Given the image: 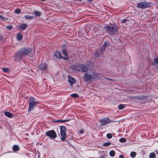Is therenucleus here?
Wrapping results in <instances>:
<instances>
[{
    "label": "nucleus",
    "mask_w": 158,
    "mask_h": 158,
    "mask_svg": "<svg viewBox=\"0 0 158 158\" xmlns=\"http://www.w3.org/2000/svg\"><path fill=\"white\" fill-rule=\"evenodd\" d=\"M104 29L106 30L109 31L113 34H118V31L116 28H114L108 26L104 27Z\"/></svg>",
    "instance_id": "nucleus-4"
},
{
    "label": "nucleus",
    "mask_w": 158,
    "mask_h": 158,
    "mask_svg": "<svg viewBox=\"0 0 158 158\" xmlns=\"http://www.w3.org/2000/svg\"><path fill=\"white\" fill-rule=\"evenodd\" d=\"M110 144H111V143L110 142L105 143H104L103 145L104 146H110Z\"/></svg>",
    "instance_id": "nucleus-33"
},
{
    "label": "nucleus",
    "mask_w": 158,
    "mask_h": 158,
    "mask_svg": "<svg viewBox=\"0 0 158 158\" xmlns=\"http://www.w3.org/2000/svg\"><path fill=\"white\" fill-rule=\"evenodd\" d=\"M112 135L110 133H108L106 135V137L108 138V139H111L112 137Z\"/></svg>",
    "instance_id": "nucleus-32"
},
{
    "label": "nucleus",
    "mask_w": 158,
    "mask_h": 158,
    "mask_svg": "<svg viewBox=\"0 0 158 158\" xmlns=\"http://www.w3.org/2000/svg\"><path fill=\"white\" fill-rule=\"evenodd\" d=\"M79 132L81 134H83L84 132V131L83 130L81 129L80 131Z\"/></svg>",
    "instance_id": "nucleus-38"
},
{
    "label": "nucleus",
    "mask_w": 158,
    "mask_h": 158,
    "mask_svg": "<svg viewBox=\"0 0 158 158\" xmlns=\"http://www.w3.org/2000/svg\"><path fill=\"white\" fill-rule=\"evenodd\" d=\"M115 154V152L114 150H111L110 152V155L111 157H114Z\"/></svg>",
    "instance_id": "nucleus-18"
},
{
    "label": "nucleus",
    "mask_w": 158,
    "mask_h": 158,
    "mask_svg": "<svg viewBox=\"0 0 158 158\" xmlns=\"http://www.w3.org/2000/svg\"><path fill=\"white\" fill-rule=\"evenodd\" d=\"M68 82L71 85L75 84L76 82L75 80L73 77L69 75L68 76Z\"/></svg>",
    "instance_id": "nucleus-9"
},
{
    "label": "nucleus",
    "mask_w": 158,
    "mask_h": 158,
    "mask_svg": "<svg viewBox=\"0 0 158 158\" xmlns=\"http://www.w3.org/2000/svg\"><path fill=\"white\" fill-rule=\"evenodd\" d=\"M62 58H63L64 60H67L68 59V56H66V57H62Z\"/></svg>",
    "instance_id": "nucleus-36"
},
{
    "label": "nucleus",
    "mask_w": 158,
    "mask_h": 158,
    "mask_svg": "<svg viewBox=\"0 0 158 158\" xmlns=\"http://www.w3.org/2000/svg\"><path fill=\"white\" fill-rule=\"evenodd\" d=\"M2 39V36L0 34V40H1Z\"/></svg>",
    "instance_id": "nucleus-42"
},
{
    "label": "nucleus",
    "mask_w": 158,
    "mask_h": 158,
    "mask_svg": "<svg viewBox=\"0 0 158 158\" xmlns=\"http://www.w3.org/2000/svg\"><path fill=\"white\" fill-rule=\"evenodd\" d=\"M71 96L73 98H77L79 97V95L77 94H71Z\"/></svg>",
    "instance_id": "nucleus-28"
},
{
    "label": "nucleus",
    "mask_w": 158,
    "mask_h": 158,
    "mask_svg": "<svg viewBox=\"0 0 158 158\" xmlns=\"http://www.w3.org/2000/svg\"><path fill=\"white\" fill-rule=\"evenodd\" d=\"M88 1H89V2H91V1H93V0H87Z\"/></svg>",
    "instance_id": "nucleus-43"
},
{
    "label": "nucleus",
    "mask_w": 158,
    "mask_h": 158,
    "mask_svg": "<svg viewBox=\"0 0 158 158\" xmlns=\"http://www.w3.org/2000/svg\"><path fill=\"white\" fill-rule=\"evenodd\" d=\"M32 50L30 48H24L22 49L19 52L17 53L15 56V59L17 60L20 59L25 55H27L29 54H33V52H32Z\"/></svg>",
    "instance_id": "nucleus-2"
},
{
    "label": "nucleus",
    "mask_w": 158,
    "mask_h": 158,
    "mask_svg": "<svg viewBox=\"0 0 158 158\" xmlns=\"http://www.w3.org/2000/svg\"><path fill=\"white\" fill-rule=\"evenodd\" d=\"M107 45L108 44H107V43H104L102 47V49H101L102 50V51H103L105 49L106 47L107 46Z\"/></svg>",
    "instance_id": "nucleus-23"
},
{
    "label": "nucleus",
    "mask_w": 158,
    "mask_h": 158,
    "mask_svg": "<svg viewBox=\"0 0 158 158\" xmlns=\"http://www.w3.org/2000/svg\"><path fill=\"white\" fill-rule=\"evenodd\" d=\"M6 28L8 30H10L12 28V26H7L6 27Z\"/></svg>",
    "instance_id": "nucleus-34"
},
{
    "label": "nucleus",
    "mask_w": 158,
    "mask_h": 158,
    "mask_svg": "<svg viewBox=\"0 0 158 158\" xmlns=\"http://www.w3.org/2000/svg\"><path fill=\"white\" fill-rule=\"evenodd\" d=\"M128 21V20L127 19H125L123 20L122 21L123 23H125Z\"/></svg>",
    "instance_id": "nucleus-35"
},
{
    "label": "nucleus",
    "mask_w": 158,
    "mask_h": 158,
    "mask_svg": "<svg viewBox=\"0 0 158 158\" xmlns=\"http://www.w3.org/2000/svg\"><path fill=\"white\" fill-rule=\"evenodd\" d=\"M155 154L154 153H151L149 155L150 158H154L155 157Z\"/></svg>",
    "instance_id": "nucleus-24"
},
{
    "label": "nucleus",
    "mask_w": 158,
    "mask_h": 158,
    "mask_svg": "<svg viewBox=\"0 0 158 158\" xmlns=\"http://www.w3.org/2000/svg\"><path fill=\"white\" fill-rule=\"evenodd\" d=\"M17 38L18 40H21L23 38L22 35L20 33H19L17 34Z\"/></svg>",
    "instance_id": "nucleus-17"
},
{
    "label": "nucleus",
    "mask_w": 158,
    "mask_h": 158,
    "mask_svg": "<svg viewBox=\"0 0 158 158\" xmlns=\"http://www.w3.org/2000/svg\"><path fill=\"white\" fill-rule=\"evenodd\" d=\"M47 135L52 138H55L57 136L56 132L54 130L50 131L46 133Z\"/></svg>",
    "instance_id": "nucleus-6"
},
{
    "label": "nucleus",
    "mask_w": 158,
    "mask_h": 158,
    "mask_svg": "<svg viewBox=\"0 0 158 158\" xmlns=\"http://www.w3.org/2000/svg\"><path fill=\"white\" fill-rule=\"evenodd\" d=\"M137 7L140 8L145 9L148 7V5L145 2H141L138 4Z\"/></svg>",
    "instance_id": "nucleus-8"
},
{
    "label": "nucleus",
    "mask_w": 158,
    "mask_h": 158,
    "mask_svg": "<svg viewBox=\"0 0 158 158\" xmlns=\"http://www.w3.org/2000/svg\"><path fill=\"white\" fill-rule=\"evenodd\" d=\"M136 153L135 152H131L130 153V156L132 157V158H134L136 155Z\"/></svg>",
    "instance_id": "nucleus-20"
},
{
    "label": "nucleus",
    "mask_w": 158,
    "mask_h": 158,
    "mask_svg": "<svg viewBox=\"0 0 158 158\" xmlns=\"http://www.w3.org/2000/svg\"><path fill=\"white\" fill-rule=\"evenodd\" d=\"M89 69H90V68L88 67L86 65L81 64V70L83 72H85L87 71H89Z\"/></svg>",
    "instance_id": "nucleus-12"
},
{
    "label": "nucleus",
    "mask_w": 158,
    "mask_h": 158,
    "mask_svg": "<svg viewBox=\"0 0 158 158\" xmlns=\"http://www.w3.org/2000/svg\"><path fill=\"white\" fill-rule=\"evenodd\" d=\"M105 157V156H101L100 158H104Z\"/></svg>",
    "instance_id": "nucleus-41"
},
{
    "label": "nucleus",
    "mask_w": 158,
    "mask_h": 158,
    "mask_svg": "<svg viewBox=\"0 0 158 158\" xmlns=\"http://www.w3.org/2000/svg\"><path fill=\"white\" fill-rule=\"evenodd\" d=\"M119 140L121 143H124L126 141V140L124 138H122L119 139Z\"/></svg>",
    "instance_id": "nucleus-26"
},
{
    "label": "nucleus",
    "mask_w": 158,
    "mask_h": 158,
    "mask_svg": "<svg viewBox=\"0 0 158 158\" xmlns=\"http://www.w3.org/2000/svg\"><path fill=\"white\" fill-rule=\"evenodd\" d=\"M66 129L64 126H61L60 127V135L61 136V140L62 141L64 140L66 137Z\"/></svg>",
    "instance_id": "nucleus-5"
},
{
    "label": "nucleus",
    "mask_w": 158,
    "mask_h": 158,
    "mask_svg": "<svg viewBox=\"0 0 158 158\" xmlns=\"http://www.w3.org/2000/svg\"><path fill=\"white\" fill-rule=\"evenodd\" d=\"M28 102L29 105L28 111L33 110L35 106L39 103V102L36 101L33 97L31 98L29 100Z\"/></svg>",
    "instance_id": "nucleus-3"
},
{
    "label": "nucleus",
    "mask_w": 158,
    "mask_h": 158,
    "mask_svg": "<svg viewBox=\"0 0 158 158\" xmlns=\"http://www.w3.org/2000/svg\"><path fill=\"white\" fill-rule=\"evenodd\" d=\"M124 106L123 105L120 104L118 106V108L119 110H122L124 109Z\"/></svg>",
    "instance_id": "nucleus-30"
},
{
    "label": "nucleus",
    "mask_w": 158,
    "mask_h": 158,
    "mask_svg": "<svg viewBox=\"0 0 158 158\" xmlns=\"http://www.w3.org/2000/svg\"><path fill=\"white\" fill-rule=\"evenodd\" d=\"M5 115L9 118H11L13 116V114L11 113L6 111L5 112Z\"/></svg>",
    "instance_id": "nucleus-15"
},
{
    "label": "nucleus",
    "mask_w": 158,
    "mask_h": 158,
    "mask_svg": "<svg viewBox=\"0 0 158 158\" xmlns=\"http://www.w3.org/2000/svg\"><path fill=\"white\" fill-rule=\"evenodd\" d=\"M154 61L156 63L158 64V58H156L154 59Z\"/></svg>",
    "instance_id": "nucleus-37"
},
{
    "label": "nucleus",
    "mask_w": 158,
    "mask_h": 158,
    "mask_svg": "<svg viewBox=\"0 0 158 158\" xmlns=\"http://www.w3.org/2000/svg\"><path fill=\"white\" fill-rule=\"evenodd\" d=\"M13 150L15 151H17L19 150V148L18 146L15 145L13 147Z\"/></svg>",
    "instance_id": "nucleus-19"
},
{
    "label": "nucleus",
    "mask_w": 158,
    "mask_h": 158,
    "mask_svg": "<svg viewBox=\"0 0 158 158\" xmlns=\"http://www.w3.org/2000/svg\"><path fill=\"white\" fill-rule=\"evenodd\" d=\"M21 10L19 9H17L15 10V12L16 14H19L21 12Z\"/></svg>",
    "instance_id": "nucleus-29"
},
{
    "label": "nucleus",
    "mask_w": 158,
    "mask_h": 158,
    "mask_svg": "<svg viewBox=\"0 0 158 158\" xmlns=\"http://www.w3.org/2000/svg\"><path fill=\"white\" fill-rule=\"evenodd\" d=\"M153 64L154 65L155 64V63H153Z\"/></svg>",
    "instance_id": "nucleus-44"
},
{
    "label": "nucleus",
    "mask_w": 158,
    "mask_h": 158,
    "mask_svg": "<svg viewBox=\"0 0 158 158\" xmlns=\"http://www.w3.org/2000/svg\"><path fill=\"white\" fill-rule=\"evenodd\" d=\"M114 122V121L110 120L109 119L107 118L102 119L100 120L101 124V125L102 126H105L110 123Z\"/></svg>",
    "instance_id": "nucleus-7"
},
{
    "label": "nucleus",
    "mask_w": 158,
    "mask_h": 158,
    "mask_svg": "<svg viewBox=\"0 0 158 158\" xmlns=\"http://www.w3.org/2000/svg\"><path fill=\"white\" fill-rule=\"evenodd\" d=\"M119 158H124L123 155H121L119 156Z\"/></svg>",
    "instance_id": "nucleus-39"
},
{
    "label": "nucleus",
    "mask_w": 158,
    "mask_h": 158,
    "mask_svg": "<svg viewBox=\"0 0 158 158\" xmlns=\"http://www.w3.org/2000/svg\"><path fill=\"white\" fill-rule=\"evenodd\" d=\"M100 53L98 52H96L95 54V56L96 57H98L103 52V51H102L101 49H100Z\"/></svg>",
    "instance_id": "nucleus-16"
},
{
    "label": "nucleus",
    "mask_w": 158,
    "mask_h": 158,
    "mask_svg": "<svg viewBox=\"0 0 158 158\" xmlns=\"http://www.w3.org/2000/svg\"><path fill=\"white\" fill-rule=\"evenodd\" d=\"M27 27V25L26 24H22L19 26L20 29L22 30H25Z\"/></svg>",
    "instance_id": "nucleus-13"
},
{
    "label": "nucleus",
    "mask_w": 158,
    "mask_h": 158,
    "mask_svg": "<svg viewBox=\"0 0 158 158\" xmlns=\"http://www.w3.org/2000/svg\"><path fill=\"white\" fill-rule=\"evenodd\" d=\"M25 18L27 19H30L33 18L32 16H31L29 15H26L24 16Z\"/></svg>",
    "instance_id": "nucleus-21"
},
{
    "label": "nucleus",
    "mask_w": 158,
    "mask_h": 158,
    "mask_svg": "<svg viewBox=\"0 0 158 158\" xmlns=\"http://www.w3.org/2000/svg\"><path fill=\"white\" fill-rule=\"evenodd\" d=\"M157 154H158V152L157 153Z\"/></svg>",
    "instance_id": "nucleus-45"
},
{
    "label": "nucleus",
    "mask_w": 158,
    "mask_h": 158,
    "mask_svg": "<svg viewBox=\"0 0 158 158\" xmlns=\"http://www.w3.org/2000/svg\"><path fill=\"white\" fill-rule=\"evenodd\" d=\"M62 52L63 54L65 56H68V54L67 53V51L65 49H63L62 50Z\"/></svg>",
    "instance_id": "nucleus-25"
},
{
    "label": "nucleus",
    "mask_w": 158,
    "mask_h": 158,
    "mask_svg": "<svg viewBox=\"0 0 158 158\" xmlns=\"http://www.w3.org/2000/svg\"><path fill=\"white\" fill-rule=\"evenodd\" d=\"M34 14L36 16H39L40 15L41 13L39 11H35V12Z\"/></svg>",
    "instance_id": "nucleus-22"
},
{
    "label": "nucleus",
    "mask_w": 158,
    "mask_h": 158,
    "mask_svg": "<svg viewBox=\"0 0 158 158\" xmlns=\"http://www.w3.org/2000/svg\"><path fill=\"white\" fill-rule=\"evenodd\" d=\"M81 64H79L77 65H73L71 67L73 70L77 71H79L81 69Z\"/></svg>",
    "instance_id": "nucleus-10"
},
{
    "label": "nucleus",
    "mask_w": 158,
    "mask_h": 158,
    "mask_svg": "<svg viewBox=\"0 0 158 158\" xmlns=\"http://www.w3.org/2000/svg\"><path fill=\"white\" fill-rule=\"evenodd\" d=\"M55 56L58 58H62V56L60 52L59 51H56L54 52Z\"/></svg>",
    "instance_id": "nucleus-14"
},
{
    "label": "nucleus",
    "mask_w": 158,
    "mask_h": 158,
    "mask_svg": "<svg viewBox=\"0 0 158 158\" xmlns=\"http://www.w3.org/2000/svg\"><path fill=\"white\" fill-rule=\"evenodd\" d=\"M0 19L3 20L4 19V18L1 15H0Z\"/></svg>",
    "instance_id": "nucleus-40"
},
{
    "label": "nucleus",
    "mask_w": 158,
    "mask_h": 158,
    "mask_svg": "<svg viewBox=\"0 0 158 158\" xmlns=\"http://www.w3.org/2000/svg\"><path fill=\"white\" fill-rule=\"evenodd\" d=\"M3 71L5 73H7L9 71V69L7 68H5L2 69Z\"/></svg>",
    "instance_id": "nucleus-27"
},
{
    "label": "nucleus",
    "mask_w": 158,
    "mask_h": 158,
    "mask_svg": "<svg viewBox=\"0 0 158 158\" xmlns=\"http://www.w3.org/2000/svg\"><path fill=\"white\" fill-rule=\"evenodd\" d=\"M88 72L85 73L83 76V79L85 81L87 82L91 80L98 78V74L94 70L89 69Z\"/></svg>",
    "instance_id": "nucleus-1"
},
{
    "label": "nucleus",
    "mask_w": 158,
    "mask_h": 158,
    "mask_svg": "<svg viewBox=\"0 0 158 158\" xmlns=\"http://www.w3.org/2000/svg\"><path fill=\"white\" fill-rule=\"evenodd\" d=\"M47 67L48 66L46 64H42L39 65L38 69L40 70H44L47 69Z\"/></svg>",
    "instance_id": "nucleus-11"
},
{
    "label": "nucleus",
    "mask_w": 158,
    "mask_h": 158,
    "mask_svg": "<svg viewBox=\"0 0 158 158\" xmlns=\"http://www.w3.org/2000/svg\"><path fill=\"white\" fill-rule=\"evenodd\" d=\"M66 122L65 120H58L55 121V123H62Z\"/></svg>",
    "instance_id": "nucleus-31"
}]
</instances>
